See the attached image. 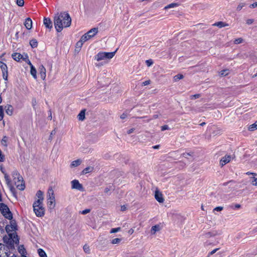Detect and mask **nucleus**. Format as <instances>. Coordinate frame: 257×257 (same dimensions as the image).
<instances>
[{"label": "nucleus", "mask_w": 257, "mask_h": 257, "mask_svg": "<svg viewBox=\"0 0 257 257\" xmlns=\"http://www.w3.org/2000/svg\"><path fill=\"white\" fill-rule=\"evenodd\" d=\"M29 65L31 66V74L33 76V77L35 78H37V71L34 66L31 64L30 62H29Z\"/></svg>", "instance_id": "nucleus-19"}, {"label": "nucleus", "mask_w": 257, "mask_h": 257, "mask_svg": "<svg viewBox=\"0 0 257 257\" xmlns=\"http://www.w3.org/2000/svg\"><path fill=\"white\" fill-rule=\"evenodd\" d=\"M218 249V248H215L214 249H213V250H212L211 252H210L209 253V255H212L213 254L215 253L216 251Z\"/></svg>", "instance_id": "nucleus-56"}, {"label": "nucleus", "mask_w": 257, "mask_h": 257, "mask_svg": "<svg viewBox=\"0 0 257 257\" xmlns=\"http://www.w3.org/2000/svg\"><path fill=\"white\" fill-rule=\"evenodd\" d=\"M155 198L159 203H163L164 199L162 193L158 190H156L155 192Z\"/></svg>", "instance_id": "nucleus-11"}, {"label": "nucleus", "mask_w": 257, "mask_h": 257, "mask_svg": "<svg viewBox=\"0 0 257 257\" xmlns=\"http://www.w3.org/2000/svg\"><path fill=\"white\" fill-rule=\"evenodd\" d=\"M246 174H247V175L252 174V175H253L254 176L256 175V174L255 173H250V172H247Z\"/></svg>", "instance_id": "nucleus-62"}, {"label": "nucleus", "mask_w": 257, "mask_h": 257, "mask_svg": "<svg viewBox=\"0 0 257 257\" xmlns=\"http://www.w3.org/2000/svg\"><path fill=\"white\" fill-rule=\"evenodd\" d=\"M47 205L49 209H53L56 205L54 192L52 187H50L47 193Z\"/></svg>", "instance_id": "nucleus-2"}, {"label": "nucleus", "mask_w": 257, "mask_h": 257, "mask_svg": "<svg viewBox=\"0 0 257 257\" xmlns=\"http://www.w3.org/2000/svg\"><path fill=\"white\" fill-rule=\"evenodd\" d=\"M120 230V227L112 228L110 231V233H116Z\"/></svg>", "instance_id": "nucleus-41"}, {"label": "nucleus", "mask_w": 257, "mask_h": 257, "mask_svg": "<svg viewBox=\"0 0 257 257\" xmlns=\"http://www.w3.org/2000/svg\"><path fill=\"white\" fill-rule=\"evenodd\" d=\"M116 50L112 52H99L94 58V59L97 61L101 60L110 59L114 56Z\"/></svg>", "instance_id": "nucleus-5"}, {"label": "nucleus", "mask_w": 257, "mask_h": 257, "mask_svg": "<svg viewBox=\"0 0 257 257\" xmlns=\"http://www.w3.org/2000/svg\"><path fill=\"white\" fill-rule=\"evenodd\" d=\"M120 241H121V239L118 238H114L112 240L111 243H112L113 244L119 243L120 242Z\"/></svg>", "instance_id": "nucleus-40"}, {"label": "nucleus", "mask_w": 257, "mask_h": 257, "mask_svg": "<svg viewBox=\"0 0 257 257\" xmlns=\"http://www.w3.org/2000/svg\"><path fill=\"white\" fill-rule=\"evenodd\" d=\"M71 188L73 189H76L79 191H83V187L82 184H81L78 180H73L71 182Z\"/></svg>", "instance_id": "nucleus-7"}, {"label": "nucleus", "mask_w": 257, "mask_h": 257, "mask_svg": "<svg viewBox=\"0 0 257 257\" xmlns=\"http://www.w3.org/2000/svg\"><path fill=\"white\" fill-rule=\"evenodd\" d=\"M109 191V189L108 188H106L104 189V192H105V193H107Z\"/></svg>", "instance_id": "nucleus-64"}, {"label": "nucleus", "mask_w": 257, "mask_h": 257, "mask_svg": "<svg viewBox=\"0 0 257 257\" xmlns=\"http://www.w3.org/2000/svg\"><path fill=\"white\" fill-rule=\"evenodd\" d=\"M134 232V229H131L128 230V233L130 234H132Z\"/></svg>", "instance_id": "nucleus-61"}, {"label": "nucleus", "mask_w": 257, "mask_h": 257, "mask_svg": "<svg viewBox=\"0 0 257 257\" xmlns=\"http://www.w3.org/2000/svg\"><path fill=\"white\" fill-rule=\"evenodd\" d=\"M222 209H223V207H222L218 206V207H215V208L214 209L213 211H221Z\"/></svg>", "instance_id": "nucleus-51"}, {"label": "nucleus", "mask_w": 257, "mask_h": 257, "mask_svg": "<svg viewBox=\"0 0 257 257\" xmlns=\"http://www.w3.org/2000/svg\"><path fill=\"white\" fill-rule=\"evenodd\" d=\"M36 196L38 198V199L37 200H40L41 201V203L43 202V200L44 199L43 198V193L41 190H39L37 191Z\"/></svg>", "instance_id": "nucleus-25"}, {"label": "nucleus", "mask_w": 257, "mask_h": 257, "mask_svg": "<svg viewBox=\"0 0 257 257\" xmlns=\"http://www.w3.org/2000/svg\"><path fill=\"white\" fill-rule=\"evenodd\" d=\"M4 112L3 107L0 105V121L2 120L4 118Z\"/></svg>", "instance_id": "nucleus-36"}, {"label": "nucleus", "mask_w": 257, "mask_h": 257, "mask_svg": "<svg viewBox=\"0 0 257 257\" xmlns=\"http://www.w3.org/2000/svg\"><path fill=\"white\" fill-rule=\"evenodd\" d=\"M77 117L79 120H83L85 118V110H81L78 114Z\"/></svg>", "instance_id": "nucleus-26"}, {"label": "nucleus", "mask_w": 257, "mask_h": 257, "mask_svg": "<svg viewBox=\"0 0 257 257\" xmlns=\"http://www.w3.org/2000/svg\"><path fill=\"white\" fill-rule=\"evenodd\" d=\"M127 116V114L125 113H123L120 116V118L121 119H124Z\"/></svg>", "instance_id": "nucleus-53"}, {"label": "nucleus", "mask_w": 257, "mask_h": 257, "mask_svg": "<svg viewBox=\"0 0 257 257\" xmlns=\"http://www.w3.org/2000/svg\"><path fill=\"white\" fill-rule=\"evenodd\" d=\"M253 22V19H248L246 21V24L248 25H250Z\"/></svg>", "instance_id": "nucleus-52"}, {"label": "nucleus", "mask_w": 257, "mask_h": 257, "mask_svg": "<svg viewBox=\"0 0 257 257\" xmlns=\"http://www.w3.org/2000/svg\"><path fill=\"white\" fill-rule=\"evenodd\" d=\"M4 175L5 179L6 182V184L8 187L10 188V190L13 192L14 190V188L12 185L11 180L10 178L9 175L5 171H2Z\"/></svg>", "instance_id": "nucleus-9"}, {"label": "nucleus", "mask_w": 257, "mask_h": 257, "mask_svg": "<svg viewBox=\"0 0 257 257\" xmlns=\"http://www.w3.org/2000/svg\"><path fill=\"white\" fill-rule=\"evenodd\" d=\"M134 131H135V128H132L127 131V134H131L133 133L134 132Z\"/></svg>", "instance_id": "nucleus-57"}, {"label": "nucleus", "mask_w": 257, "mask_h": 257, "mask_svg": "<svg viewBox=\"0 0 257 257\" xmlns=\"http://www.w3.org/2000/svg\"><path fill=\"white\" fill-rule=\"evenodd\" d=\"M0 68L3 72V76L5 80H8V72L7 65L4 62L0 61Z\"/></svg>", "instance_id": "nucleus-8"}, {"label": "nucleus", "mask_w": 257, "mask_h": 257, "mask_svg": "<svg viewBox=\"0 0 257 257\" xmlns=\"http://www.w3.org/2000/svg\"><path fill=\"white\" fill-rule=\"evenodd\" d=\"M98 32V28H94L90 30L87 32V35H88L90 38L93 37Z\"/></svg>", "instance_id": "nucleus-15"}, {"label": "nucleus", "mask_w": 257, "mask_h": 257, "mask_svg": "<svg viewBox=\"0 0 257 257\" xmlns=\"http://www.w3.org/2000/svg\"><path fill=\"white\" fill-rule=\"evenodd\" d=\"M161 229L159 224H157L153 226L151 229V232L152 234H155L157 231H159Z\"/></svg>", "instance_id": "nucleus-18"}, {"label": "nucleus", "mask_w": 257, "mask_h": 257, "mask_svg": "<svg viewBox=\"0 0 257 257\" xmlns=\"http://www.w3.org/2000/svg\"><path fill=\"white\" fill-rule=\"evenodd\" d=\"M0 212L7 219H12V213L7 205L3 203H0Z\"/></svg>", "instance_id": "nucleus-6"}, {"label": "nucleus", "mask_w": 257, "mask_h": 257, "mask_svg": "<svg viewBox=\"0 0 257 257\" xmlns=\"http://www.w3.org/2000/svg\"><path fill=\"white\" fill-rule=\"evenodd\" d=\"M12 175L15 181V184H17L16 181V179H17V182H20L22 179V177L20 176V174L16 170H15L12 172Z\"/></svg>", "instance_id": "nucleus-14"}, {"label": "nucleus", "mask_w": 257, "mask_h": 257, "mask_svg": "<svg viewBox=\"0 0 257 257\" xmlns=\"http://www.w3.org/2000/svg\"><path fill=\"white\" fill-rule=\"evenodd\" d=\"M90 212V209H86L82 211H80L79 213H81L82 214H86Z\"/></svg>", "instance_id": "nucleus-43"}, {"label": "nucleus", "mask_w": 257, "mask_h": 257, "mask_svg": "<svg viewBox=\"0 0 257 257\" xmlns=\"http://www.w3.org/2000/svg\"><path fill=\"white\" fill-rule=\"evenodd\" d=\"M5 160V157L2 154V151L0 150V162H3Z\"/></svg>", "instance_id": "nucleus-49"}, {"label": "nucleus", "mask_w": 257, "mask_h": 257, "mask_svg": "<svg viewBox=\"0 0 257 257\" xmlns=\"http://www.w3.org/2000/svg\"><path fill=\"white\" fill-rule=\"evenodd\" d=\"M243 42V40L241 38H237L234 41V43L235 44H239Z\"/></svg>", "instance_id": "nucleus-37"}, {"label": "nucleus", "mask_w": 257, "mask_h": 257, "mask_svg": "<svg viewBox=\"0 0 257 257\" xmlns=\"http://www.w3.org/2000/svg\"><path fill=\"white\" fill-rule=\"evenodd\" d=\"M34 211L37 217H42L45 214V209L43 206L41 201L37 200L33 205Z\"/></svg>", "instance_id": "nucleus-3"}, {"label": "nucleus", "mask_w": 257, "mask_h": 257, "mask_svg": "<svg viewBox=\"0 0 257 257\" xmlns=\"http://www.w3.org/2000/svg\"><path fill=\"white\" fill-rule=\"evenodd\" d=\"M43 23L46 28L49 29H51L53 28V24L50 18H44Z\"/></svg>", "instance_id": "nucleus-13"}, {"label": "nucleus", "mask_w": 257, "mask_h": 257, "mask_svg": "<svg viewBox=\"0 0 257 257\" xmlns=\"http://www.w3.org/2000/svg\"><path fill=\"white\" fill-rule=\"evenodd\" d=\"M83 43L84 42H82V41H81V40L80 39L78 42H77V43L76 44V49H80L82 47Z\"/></svg>", "instance_id": "nucleus-35"}, {"label": "nucleus", "mask_w": 257, "mask_h": 257, "mask_svg": "<svg viewBox=\"0 0 257 257\" xmlns=\"http://www.w3.org/2000/svg\"><path fill=\"white\" fill-rule=\"evenodd\" d=\"M24 25L28 30H30L32 27V21L28 18L26 19Z\"/></svg>", "instance_id": "nucleus-16"}, {"label": "nucleus", "mask_w": 257, "mask_h": 257, "mask_svg": "<svg viewBox=\"0 0 257 257\" xmlns=\"http://www.w3.org/2000/svg\"><path fill=\"white\" fill-rule=\"evenodd\" d=\"M6 229L11 238H12V236L14 235L15 238V239L13 240L16 243H18L19 239L18 238L17 235H16V237H15V231L17 229V224L16 222L13 221H11L10 225H8L6 226Z\"/></svg>", "instance_id": "nucleus-4"}, {"label": "nucleus", "mask_w": 257, "mask_h": 257, "mask_svg": "<svg viewBox=\"0 0 257 257\" xmlns=\"http://www.w3.org/2000/svg\"><path fill=\"white\" fill-rule=\"evenodd\" d=\"M183 77L184 76L182 74H177L174 77V81L175 82L178 81V80L183 79Z\"/></svg>", "instance_id": "nucleus-34"}, {"label": "nucleus", "mask_w": 257, "mask_h": 257, "mask_svg": "<svg viewBox=\"0 0 257 257\" xmlns=\"http://www.w3.org/2000/svg\"><path fill=\"white\" fill-rule=\"evenodd\" d=\"M179 6H180V4L177 3H171L169 5H168L167 6H166L164 8V9L165 10H167V9H171V8H176L177 7H178Z\"/></svg>", "instance_id": "nucleus-23"}, {"label": "nucleus", "mask_w": 257, "mask_h": 257, "mask_svg": "<svg viewBox=\"0 0 257 257\" xmlns=\"http://www.w3.org/2000/svg\"><path fill=\"white\" fill-rule=\"evenodd\" d=\"M126 208V206H124V205H123V206H121V211H124V210H125Z\"/></svg>", "instance_id": "nucleus-60"}, {"label": "nucleus", "mask_w": 257, "mask_h": 257, "mask_svg": "<svg viewBox=\"0 0 257 257\" xmlns=\"http://www.w3.org/2000/svg\"><path fill=\"white\" fill-rule=\"evenodd\" d=\"M81 163V160L80 159H77L76 160H75V161H73V162H72V163L70 165V167L71 168L76 167H77L79 165H80Z\"/></svg>", "instance_id": "nucleus-21"}, {"label": "nucleus", "mask_w": 257, "mask_h": 257, "mask_svg": "<svg viewBox=\"0 0 257 257\" xmlns=\"http://www.w3.org/2000/svg\"><path fill=\"white\" fill-rule=\"evenodd\" d=\"M251 8H254L257 7V2L254 3L249 6Z\"/></svg>", "instance_id": "nucleus-54"}, {"label": "nucleus", "mask_w": 257, "mask_h": 257, "mask_svg": "<svg viewBox=\"0 0 257 257\" xmlns=\"http://www.w3.org/2000/svg\"><path fill=\"white\" fill-rule=\"evenodd\" d=\"M17 4L19 7H22L24 5V0H17Z\"/></svg>", "instance_id": "nucleus-42"}, {"label": "nucleus", "mask_w": 257, "mask_h": 257, "mask_svg": "<svg viewBox=\"0 0 257 257\" xmlns=\"http://www.w3.org/2000/svg\"><path fill=\"white\" fill-rule=\"evenodd\" d=\"M39 255L40 257H47V254L45 251L41 248L38 250Z\"/></svg>", "instance_id": "nucleus-30"}, {"label": "nucleus", "mask_w": 257, "mask_h": 257, "mask_svg": "<svg viewBox=\"0 0 257 257\" xmlns=\"http://www.w3.org/2000/svg\"><path fill=\"white\" fill-rule=\"evenodd\" d=\"M39 71L41 78L43 80H45L46 77V70L43 65H41L40 66L39 68Z\"/></svg>", "instance_id": "nucleus-12"}, {"label": "nucleus", "mask_w": 257, "mask_h": 257, "mask_svg": "<svg viewBox=\"0 0 257 257\" xmlns=\"http://www.w3.org/2000/svg\"><path fill=\"white\" fill-rule=\"evenodd\" d=\"M169 127L168 125H164L161 127V130L162 131H165L167 130H169Z\"/></svg>", "instance_id": "nucleus-48"}, {"label": "nucleus", "mask_w": 257, "mask_h": 257, "mask_svg": "<svg viewBox=\"0 0 257 257\" xmlns=\"http://www.w3.org/2000/svg\"><path fill=\"white\" fill-rule=\"evenodd\" d=\"M5 246L2 244L0 243V257H5L6 254H4L3 252L5 250Z\"/></svg>", "instance_id": "nucleus-32"}, {"label": "nucleus", "mask_w": 257, "mask_h": 257, "mask_svg": "<svg viewBox=\"0 0 257 257\" xmlns=\"http://www.w3.org/2000/svg\"><path fill=\"white\" fill-rule=\"evenodd\" d=\"M248 130L250 131H253L257 129V120L253 124L248 126Z\"/></svg>", "instance_id": "nucleus-27"}, {"label": "nucleus", "mask_w": 257, "mask_h": 257, "mask_svg": "<svg viewBox=\"0 0 257 257\" xmlns=\"http://www.w3.org/2000/svg\"><path fill=\"white\" fill-rule=\"evenodd\" d=\"M182 156L183 157H185V158H187V157L188 156H191V154H190V153H183L182 155Z\"/></svg>", "instance_id": "nucleus-55"}, {"label": "nucleus", "mask_w": 257, "mask_h": 257, "mask_svg": "<svg viewBox=\"0 0 257 257\" xmlns=\"http://www.w3.org/2000/svg\"><path fill=\"white\" fill-rule=\"evenodd\" d=\"M253 181H252V184L254 186H257V178L253 177Z\"/></svg>", "instance_id": "nucleus-50"}, {"label": "nucleus", "mask_w": 257, "mask_h": 257, "mask_svg": "<svg viewBox=\"0 0 257 257\" xmlns=\"http://www.w3.org/2000/svg\"><path fill=\"white\" fill-rule=\"evenodd\" d=\"M92 170H93V168L92 167H88L85 168L82 171V173L84 174H87L88 173L92 172Z\"/></svg>", "instance_id": "nucleus-33"}, {"label": "nucleus", "mask_w": 257, "mask_h": 257, "mask_svg": "<svg viewBox=\"0 0 257 257\" xmlns=\"http://www.w3.org/2000/svg\"><path fill=\"white\" fill-rule=\"evenodd\" d=\"M231 159H232V157L230 155H225L224 157L221 158L220 161V165L222 167L227 163H229Z\"/></svg>", "instance_id": "nucleus-10"}, {"label": "nucleus", "mask_w": 257, "mask_h": 257, "mask_svg": "<svg viewBox=\"0 0 257 257\" xmlns=\"http://www.w3.org/2000/svg\"><path fill=\"white\" fill-rule=\"evenodd\" d=\"M230 207L231 208H233V209H238V208H239L240 207V205L239 204H235L234 205H231L230 206Z\"/></svg>", "instance_id": "nucleus-46"}, {"label": "nucleus", "mask_w": 257, "mask_h": 257, "mask_svg": "<svg viewBox=\"0 0 257 257\" xmlns=\"http://www.w3.org/2000/svg\"><path fill=\"white\" fill-rule=\"evenodd\" d=\"M18 183H20V184L17 185V187L18 189L21 191L24 190L25 189V185L23 184L22 180L21 179V181L20 182H18Z\"/></svg>", "instance_id": "nucleus-29"}, {"label": "nucleus", "mask_w": 257, "mask_h": 257, "mask_svg": "<svg viewBox=\"0 0 257 257\" xmlns=\"http://www.w3.org/2000/svg\"><path fill=\"white\" fill-rule=\"evenodd\" d=\"M150 83H151V81H150V80H146V81H144V82H143L142 83V86H146V85H147L150 84Z\"/></svg>", "instance_id": "nucleus-47"}, {"label": "nucleus", "mask_w": 257, "mask_h": 257, "mask_svg": "<svg viewBox=\"0 0 257 257\" xmlns=\"http://www.w3.org/2000/svg\"><path fill=\"white\" fill-rule=\"evenodd\" d=\"M6 112L9 115H12L13 113V107L12 105L8 104L5 106Z\"/></svg>", "instance_id": "nucleus-17"}, {"label": "nucleus", "mask_w": 257, "mask_h": 257, "mask_svg": "<svg viewBox=\"0 0 257 257\" xmlns=\"http://www.w3.org/2000/svg\"><path fill=\"white\" fill-rule=\"evenodd\" d=\"M30 44L32 48H36L38 46V42L36 39H32L30 41Z\"/></svg>", "instance_id": "nucleus-31"}, {"label": "nucleus", "mask_w": 257, "mask_h": 257, "mask_svg": "<svg viewBox=\"0 0 257 257\" xmlns=\"http://www.w3.org/2000/svg\"><path fill=\"white\" fill-rule=\"evenodd\" d=\"M90 39H91L90 37L88 35H87V34L86 33L81 37L80 39L81 40V41H82V42L84 43L87 40H89Z\"/></svg>", "instance_id": "nucleus-28"}, {"label": "nucleus", "mask_w": 257, "mask_h": 257, "mask_svg": "<svg viewBox=\"0 0 257 257\" xmlns=\"http://www.w3.org/2000/svg\"><path fill=\"white\" fill-rule=\"evenodd\" d=\"M213 25L217 26V27H219V28H223V27H224L226 26H228V24L225 23L224 22H217V23H215V24H214Z\"/></svg>", "instance_id": "nucleus-24"}, {"label": "nucleus", "mask_w": 257, "mask_h": 257, "mask_svg": "<svg viewBox=\"0 0 257 257\" xmlns=\"http://www.w3.org/2000/svg\"><path fill=\"white\" fill-rule=\"evenodd\" d=\"M18 251L19 253L21 254L22 257L26 256L25 255L26 251L23 245H20L19 246Z\"/></svg>", "instance_id": "nucleus-20"}, {"label": "nucleus", "mask_w": 257, "mask_h": 257, "mask_svg": "<svg viewBox=\"0 0 257 257\" xmlns=\"http://www.w3.org/2000/svg\"><path fill=\"white\" fill-rule=\"evenodd\" d=\"M153 148L155 149H157L159 148V145L154 146L153 147Z\"/></svg>", "instance_id": "nucleus-63"}, {"label": "nucleus", "mask_w": 257, "mask_h": 257, "mask_svg": "<svg viewBox=\"0 0 257 257\" xmlns=\"http://www.w3.org/2000/svg\"><path fill=\"white\" fill-rule=\"evenodd\" d=\"M146 63L148 66H151L153 64V61L152 59L147 60Z\"/></svg>", "instance_id": "nucleus-44"}, {"label": "nucleus", "mask_w": 257, "mask_h": 257, "mask_svg": "<svg viewBox=\"0 0 257 257\" xmlns=\"http://www.w3.org/2000/svg\"><path fill=\"white\" fill-rule=\"evenodd\" d=\"M228 74V70H223L220 72V75L222 76H226Z\"/></svg>", "instance_id": "nucleus-39"}, {"label": "nucleus", "mask_w": 257, "mask_h": 257, "mask_svg": "<svg viewBox=\"0 0 257 257\" xmlns=\"http://www.w3.org/2000/svg\"><path fill=\"white\" fill-rule=\"evenodd\" d=\"M83 250L85 251V252L89 253H90V248L89 246L87 245V244H85L83 246Z\"/></svg>", "instance_id": "nucleus-38"}, {"label": "nucleus", "mask_w": 257, "mask_h": 257, "mask_svg": "<svg viewBox=\"0 0 257 257\" xmlns=\"http://www.w3.org/2000/svg\"><path fill=\"white\" fill-rule=\"evenodd\" d=\"M206 236H207V237H208V236H214V235H215V233H211V232H208V233H207L206 234Z\"/></svg>", "instance_id": "nucleus-59"}, {"label": "nucleus", "mask_w": 257, "mask_h": 257, "mask_svg": "<svg viewBox=\"0 0 257 257\" xmlns=\"http://www.w3.org/2000/svg\"><path fill=\"white\" fill-rule=\"evenodd\" d=\"M199 96H200V95L197 94H195V95H192L191 98H192V99H196V98H199Z\"/></svg>", "instance_id": "nucleus-58"}, {"label": "nucleus", "mask_w": 257, "mask_h": 257, "mask_svg": "<svg viewBox=\"0 0 257 257\" xmlns=\"http://www.w3.org/2000/svg\"><path fill=\"white\" fill-rule=\"evenodd\" d=\"M12 58L17 61H19L22 58V55L19 53H14Z\"/></svg>", "instance_id": "nucleus-22"}, {"label": "nucleus", "mask_w": 257, "mask_h": 257, "mask_svg": "<svg viewBox=\"0 0 257 257\" xmlns=\"http://www.w3.org/2000/svg\"><path fill=\"white\" fill-rule=\"evenodd\" d=\"M54 26L58 32L62 31L64 28L69 27L71 24V18L66 12L57 14L54 17Z\"/></svg>", "instance_id": "nucleus-1"}, {"label": "nucleus", "mask_w": 257, "mask_h": 257, "mask_svg": "<svg viewBox=\"0 0 257 257\" xmlns=\"http://www.w3.org/2000/svg\"><path fill=\"white\" fill-rule=\"evenodd\" d=\"M244 5H245L243 3L239 4L236 8V10L238 11L241 10L242 9V8L244 6Z\"/></svg>", "instance_id": "nucleus-45"}]
</instances>
